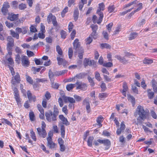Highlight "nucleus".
<instances>
[{
	"label": "nucleus",
	"mask_w": 157,
	"mask_h": 157,
	"mask_svg": "<svg viewBox=\"0 0 157 157\" xmlns=\"http://www.w3.org/2000/svg\"><path fill=\"white\" fill-rule=\"evenodd\" d=\"M87 74L85 73H81L77 74L75 77L78 79H82L84 78L86 75Z\"/></svg>",
	"instance_id": "5701e85b"
},
{
	"label": "nucleus",
	"mask_w": 157,
	"mask_h": 157,
	"mask_svg": "<svg viewBox=\"0 0 157 157\" xmlns=\"http://www.w3.org/2000/svg\"><path fill=\"white\" fill-rule=\"evenodd\" d=\"M52 82V88L57 89H58L59 85L57 83H54V81L51 82Z\"/></svg>",
	"instance_id": "49530a36"
},
{
	"label": "nucleus",
	"mask_w": 157,
	"mask_h": 157,
	"mask_svg": "<svg viewBox=\"0 0 157 157\" xmlns=\"http://www.w3.org/2000/svg\"><path fill=\"white\" fill-rule=\"evenodd\" d=\"M5 24L9 28L13 27V24L8 22L7 21H6L5 22Z\"/></svg>",
	"instance_id": "774afa93"
},
{
	"label": "nucleus",
	"mask_w": 157,
	"mask_h": 157,
	"mask_svg": "<svg viewBox=\"0 0 157 157\" xmlns=\"http://www.w3.org/2000/svg\"><path fill=\"white\" fill-rule=\"evenodd\" d=\"M113 24L112 22L110 23L108 25H106V27L107 29L108 30L109 32H110L111 30V28L113 26Z\"/></svg>",
	"instance_id": "6e6d98bb"
},
{
	"label": "nucleus",
	"mask_w": 157,
	"mask_h": 157,
	"mask_svg": "<svg viewBox=\"0 0 157 157\" xmlns=\"http://www.w3.org/2000/svg\"><path fill=\"white\" fill-rule=\"evenodd\" d=\"M138 36L137 33L136 32L131 33L129 35V39L130 40H132L136 38Z\"/></svg>",
	"instance_id": "bb28decb"
},
{
	"label": "nucleus",
	"mask_w": 157,
	"mask_h": 157,
	"mask_svg": "<svg viewBox=\"0 0 157 157\" xmlns=\"http://www.w3.org/2000/svg\"><path fill=\"white\" fill-rule=\"evenodd\" d=\"M21 61L22 65L24 67H28L29 65L30 62L26 56H23L22 57Z\"/></svg>",
	"instance_id": "f8f14e48"
},
{
	"label": "nucleus",
	"mask_w": 157,
	"mask_h": 157,
	"mask_svg": "<svg viewBox=\"0 0 157 157\" xmlns=\"http://www.w3.org/2000/svg\"><path fill=\"white\" fill-rule=\"evenodd\" d=\"M10 34L14 37H15L18 39L19 38V34L15 33L13 30H10Z\"/></svg>",
	"instance_id": "cd10ccee"
},
{
	"label": "nucleus",
	"mask_w": 157,
	"mask_h": 157,
	"mask_svg": "<svg viewBox=\"0 0 157 157\" xmlns=\"http://www.w3.org/2000/svg\"><path fill=\"white\" fill-rule=\"evenodd\" d=\"M55 115H56V116L58 115L59 113V111H58V109L56 105H54L53 107V112H52Z\"/></svg>",
	"instance_id": "79ce46f5"
},
{
	"label": "nucleus",
	"mask_w": 157,
	"mask_h": 157,
	"mask_svg": "<svg viewBox=\"0 0 157 157\" xmlns=\"http://www.w3.org/2000/svg\"><path fill=\"white\" fill-rule=\"evenodd\" d=\"M151 90L150 89H148L147 90V96L149 99H152L154 96V93L152 91H150Z\"/></svg>",
	"instance_id": "a878e982"
},
{
	"label": "nucleus",
	"mask_w": 157,
	"mask_h": 157,
	"mask_svg": "<svg viewBox=\"0 0 157 157\" xmlns=\"http://www.w3.org/2000/svg\"><path fill=\"white\" fill-rule=\"evenodd\" d=\"M47 21L48 24H50L52 21L53 25L55 27L57 26L58 23L56 20V18L52 13H50L48 16Z\"/></svg>",
	"instance_id": "39448f33"
},
{
	"label": "nucleus",
	"mask_w": 157,
	"mask_h": 157,
	"mask_svg": "<svg viewBox=\"0 0 157 157\" xmlns=\"http://www.w3.org/2000/svg\"><path fill=\"white\" fill-rule=\"evenodd\" d=\"M83 64L85 67L88 65L93 66L94 67H96L97 66L96 62L94 60H90L88 59H85L83 61Z\"/></svg>",
	"instance_id": "0eeeda50"
},
{
	"label": "nucleus",
	"mask_w": 157,
	"mask_h": 157,
	"mask_svg": "<svg viewBox=\"0 0 157 157\" xmlns=\"http://www.w3.org/2000/svg\"><path fill=\"white\" fill-rule=\"evenodd\" d=\"M103 117L101 116H100L97 117L96 121L98 123V125L100 127H101L102 126V124L101 123L103 121Z\"/></svg>",
	"instance_id": "b1692460"
},
{
	"label": "nucleus",
	"mask_w": 157,
	"mask_h": 157,
	"mask_svg": "<svg viewBox=\"0 0 157 157\" xmlns=\"http://www.w3.org/2000/svg\"><path fill=\"white\" fill-rule=\"evenodd\" d=\"M18 8L20 10H24L26 8V6L25 4L22 3L19 5Z\"/></svg>",
	"instance_id": "09e8293b"
},
{
	"label": "nucleus",
	"mask_w": 157,
	"mask_h": 157,
	"mask_svg": "<svg viewBox=\"0 0 157 157\" xmlns=\"http://www.w3.org/2000/svg\"><path fill=\"white\" fill-rule=\"evenodd\" d=\"M94 138L93 136H90L87 140V144L90 147H91L92 145V142Z\"/></svg>",
	"instance_id": "2f4dec72"
},
{
	"label": "nucleus",
	"mask_w": 157,
	"mask_h": 157,
	"mask_svg": "<svg viewBox=\"0 0 157 157\" xmlns=\"http://www.w3.org/2000/svg\"><path fill=\"white\" fill-rule=\"evenodd\" d=\"M146 118V117H138L137 118V122H135L136 124L138 125V124H142L143 121Z\"/></svg>",
	"instance_id": "412c9836"
},
{
	"label": "nucleus",
	"mask_w": 157,
	"mask_h": 157,
	"mask_svg": "<svg viewBox=\"0 0 157 157\" xmlns=\"http://www.w3.org/2000/svg\"><path fill=\"white\" fill-rule=\"evenodd\" d=\"M37 130L38 135L40 137L43 138L45 137L47 135V133L44 128H37Z\"/></svg>",
	"instance_id": "9d476101"
},
{
	"label": "nucleus",
	"mask_w": 157,
	"mask_h": 157,
	"mask_svg": "<svg viewBox=\"0 0 157 157\" xmlns=\"http://www.w3.org/2000/svg\"><path fill=\"white\" fill-rule=\"evenodd\" d=\"M47 140L48 146L51 149L54 148L55 147V144L53 142L52 139L50 137H48L47 138Z\"/></svg>",
	"instance_id": "6ab92c4d"
},
{
	"label": "nucleus",
	"mask_w": 157,
	"mask_h": 157,
	"mask_svg": "<svg viewBox=\"0 0 157 157\" xmlns=\"http://www.w3.org/2000/svg\"><path fill=\"white\" fill-rule=\"evenodd\" d=\"M92 32H96L98 29V26L96 25L92 24L90 25Z\"/></svg>",
	"instance_id": "a18cd8bd"
},
{
	"label": "nucleus",
	"mask_w": 157,
	"mask_h": 157,
	"mask_svg": "<svg viewBox=\"0 0 157 157\" xmlns=\"http://www.w3.org/2000/svg\"><path fill=\"white\" fill-rule=\"evenodd\" d=\"M14 80H15L16 81H14L13 79H12L11 81V83L12 84L14 85L15 84L16 82H17L19 83L20 82V76L18 73H16V75L14 76Z\"/></svg>",
	"instance_id": "dca6fc26"
},
{
	"label": "nucleus",
	"mask_w": 157,
	"mask_h": 157,
	"mask_svg": "<svg viewBox=\"0 0 157 157\" xmlns=\"http://www.w3.org/2000/svg\"><path fill=\"white\" fill-rule=\"evenodd\" d=\"M58 61V63L59 65H63L65 66L67 63V62L64 59L59 57H57L56 58Z\"/></svg>",
	"instance_id": "4468645a"
},
{
	"label": "nucleus",
	"mask_w": 157,
	"mask_h": 157,
	"mask_svg": "<svg viewBox=\"0 0 157 157\" xmlns=\"http://www.w3.org/2000/svg\"><path fill=\"white\" fill-rule=\"evenodd\" d=\"M95 77L96 79L98 81H100L101 80V78L99 73L98 71H96L95 72Z\"/></svg>",
	"instance_id": "4c0bfd02"
},
{
	"label": "nucleus",
	"mask_w": 157,
	"mask_h": 157,
	"mask_svg": "<svg viewBox=\"0 0 157 157\" xmlns=\"http://www.w3.org/2000/svg\"><path fill=\"white\" fill-rule=\"evenodd\" d=\"M56 51L58 54L60 55H62L63 54L62 51L59 45L56 46Z\"/></svg>",
	"instance_id": "37998d69"
},
{
	"label": "nucleus",
	"mask_w": 157,
	"mask_h": 157,
	"mask_svg": "<svg viewBox=\"0 0 157 157\" xmlns=\"http://www.w3.org/2000/svg\"><path fill=\"white\" fill-rule=\"evenodd\" d=\"M153 62L152 59L145 58L143 61V63L145 64H150Z\"/></svg>",
	"instance_id": "f704fd0d"
},
{
	"label": "nucleus",
	"mask_w": 157,
	"mask_h": 157,
	"mask_svg": "<svg viewBox=\"0 0 157 157\" xmlns=\"http://www.w3.org/2000/svg\"><path fill=\"white\" fill-rule=\"evenodd\" d=\"M26 79L27 81L28 82H29V83H30V84H33V79H32V78L30 76H29L26 75Z\"/></svg>",
	"instance_id": "de8ad7c7"
},
{
	"label": "nucleus",
	"mask_w": 157,
	"mask_h": 157,
	"mask_svg": "<svg viewBox=\"0 0 157 157\" xmlns=\"http://www.w3.org/2000/svg\"><path fill=\"white\" fill-rule=\"evenodd\" d=\"M105 6L103 3L102 2L99 4V7L97 11V13L100 16L99 23H101L102 21L103 17V14L101 10H104Z\"/></svg>",
	"instance_id": "7ed1b4c3"
},
{
	"label": "nucleus",
	"mask_w": 157,
	"mask_h": 157,
	"mask_svg": "<svg viewBox=\"0 0 157 157\" xmlns=\"http://www.w3.org/2000/svg\"><path fill=\"white\" fill-rule=\"evenodd\" d=\"M147 115V112L144 110V108L141 106H138L134 114V116L136 117L139 115L140 117L146 118Z\"/></svg>",
	"instance_id": "f03ea898"
},
{
	"label": "nucleus",
	"mask_w": 157,
	"mask_h": 157,
	"mask_svg": "<svg viewBox=\"0 0 157 157\" xmlns=\"http://www.w3.org/2000/svg\"><path fill=\"white\" fill-rule=\"evenodd\" d=\"M90 36L94 39H96L98 38V33L96 32H92Z\"/></svg>",
	"instance_id": "c03bdc74"
},
{
	"label": "nucleus",
	"mask_w": 157,
	"mask_h": 157,
	"mask_svg": "<svg viewBox=\"0 0 157 157\" xmlns=\"http://www.w3.org/2000/svg\"><path fill=\"white\" fill-rule=\"evenodd\" d=\"M29 117L31 121H34L35 120V116L33 112L31 111L29 112Z\"/></svg>",
	"instance_id": "58836bf2"
},
{
	"label": "nucleus",
	"mask_w": 157,
	"mask_h": 157,
	"mask_svg": "<svg viewBox=\"0 0 157 157\" xmlns=\"http://www.w3.org/2000/svg\"><path fill=\"white\" fill-rule=\"evenodd\" d=\"M94 79V78H92L89 76H88L87 77V79L88 80V81L90 83V84L91 86H93L95 85V83L93 80Z\"/></svg>",
	"instance_id": "473e14b6"
},
{
	"label": "nucleus",
	"mask_w": 157,
	"mask_h": 157,
	"mask_svg": "<svg viewBox=\"0 0 157 157\" xmlns=\"http://www.w3.org/2000/svg\"><path fill=\"white\" fill-rule=\"evenodd\" d=\"M59 119L62 121L63 124H65L66 126L70 124V123L67 120L66 118L63 115H59Z\"/></svg>",
	"instance_id": "2eb2a0df"
},
{
	"label": "nucleus",
	"mask_w": 157,
	"mask_h": 157,
	"mask_svg": "<svg viewBox=\"0 0 157 157\" xmlns=\"http://www.w3.org/2000/svg\"><path fill=\"white\" fill-rule=\"evenodd\" d=\"M99 96L100 98H102L106 97L107 96V94L106 93H100L99 94Z\"/></svg>",
	"instance_id": "0e129e2a"
},
{
	"label": "nucleus",
	"mask_w": 157,
	"mask_h": 157,
	"mask_svg": "<svg viewBox=\"0 0 157 157\" xmlns=\"http://www.w3.org/2000/svg\"><path fill=\"white\" fill-rule=\"evenodd\" d=\"M74 97L76 100V101L77 102L80 101L82 100V97L77 95H74Z\"/></svg>",
	"instance_id": "864d4df0"
},
{
	"label": "nucleus",
	"mask_w": 157,
	"mask_h": 157,
	"mask_svg": "<svg viewBox=\"0 0 157 157\" xmlns=\"http://www.w3.org/2000/svg\"><path fill=\"white\" fill-rule=\"evenodd\" d=\"M19 17V14H15L13 13L8 14V16L7 19L10 20L11 21H15V20H17Z\"/></svg>",
	"instance_id": "ddd939ff"
},
{
	"label": "nucleus",
	"mask_w": 157,
	"mask_h": 157,
	"mask_svg": "<svg viewBox=\"0 0 157 157\" xmlns=\"http://www.w3.org/2000/svg\"><path fill=\"white\" fill-rule=\"evenodd\" d=\"M79 11L77 9L74 10V19L76 21L78 17Z\"/></svg>",
	"instance_id": "393cba45"
},
{
	"label": "nucleus",
	"mask_w": 157,
	"mask_h": 157,
	"mask_svg": "<svg viewBox=\"0 0 157 157\" xmlns=\"http://www.w3.org/2000/svg\"><path fill=\"white\" fill-rule=\"evenodd\" d=\"M42 67H43L41 66L39 68H37L33 67H32V70L33 71V73L36 74V72H39Z\"/></svg>",
	"instance_id": "e433bc0d"
},
{
	"label": "nucleus",
	"mask_w": 157,
	"mask_h": 157,
	"mask_svg": "<svg viewBox=\"0 0 157 157\" xmlns=\"http://www.w3.org/2000/svg\"><path fill=\"white\" fill-rule=\"evenodd\" d=\"M125 128V125L122 122L121 124L120 128L117 129V130L116 133L117 135L118 136L120 135L121 132L124 131Z\"/></svg>",
	"instance_id": "f3484780"
},
{
	"label": "nucleus",
	"mask_w": 157,
	"mask_h": 157,
	"mask_svg": "<svg viewBox=\"0 0 157 157\" xmlns=\"http://www.w3.org/2000/svg\"><path fill=\"white\" fill-rule=\"evenodd\" d=\"M74 27V25L71 22H70L69 23V24L68 26V29L69 30V32H70L72 30L73 28Z\"/></svg>",
	"instance_id": "e2e57ef3"
},
{
	"label": "nucleus",
	"mask_w": 157,
	"mask_h": 157,
	"mask_svg": "<svg viewBox=\"0 0 157 157\" xmlns=\"http://www.w3.org/2000/svg\"><path fill=\"white\" fill-rule=\"evenodd\" d=\"M136 6H138V8L136 9V11H139L141 10L143 8V4L141 3H138Z\"/></svg>",
	"instance_id": "680f3d73"
},
{
	"label": "nucleus",
	"mask_w": 157,
	"mask_h": 157,
	"mask_svg": "<svg viewBox=\"0 0 157 157\" xmlns=\"http://www.w3.org/2000/svg\"><path fill=\"white\" fill-rule=\"evenodd\" d=\"M101 47L102 49L106 48L110 49L111 47L110 45L107 43H103L101 44Z\"/></svg>",
	"instance_id": "72a5a7b5"
},
{
	"label": "nucleus",
	"mask_w": 157,
	"mask_h": 157,
	"mask_svg": "<svg viewBox=\"0 0 157 157\" xmlns=\"http://www.w3.org/2000/svg\"><path fill=\"white\" fill-rule=\"evenodd\" d=\"M98 141L100 144H103L104 145L106 146L105 148V150H108L110 147L111 143L108 139L101 140L99 139Z\"/></svg>",
	"instance_id": "1a4fd4ad"
},
{
	"label": "nucleus",
	"mask_w": 157,
	"mask_h": 157,
	"mask_svg": "<svg viewBox=\"0 0 157 157\" xmlns=\"http://www.w3.org/2000/svg\"><path fill=\"white\" fill-rule=\"evenodd\" d=\"M68 7L66 6L63 9L61 13V16L62 17H63L65 15V14L68 12Z\"/></svg>",
	"instance_id": "c9c22d12"
},
{
	"label": "nucleus",
	"mask_w": 157,
	"mask_h": 157,
	"mask_svg": "<svg viewBox=\"0 0 157 157\" xmlns=\"http://www.w3.org/2000/svg\"><path fill=\"white\" fill-rule=\"evenodd\" d=\"M48 76L49 77V78H50V80L51 82H53L54 81V79L53 78V77L55 76L54 73H53L52 72L51 69H50L48 71Z\"/></svg>",
	"instance_id": "4be33fe9"
},
{
	"label": "nucleus",
	"mask_w": 157,
	"mask_h": 157,
	"mask_svg": "<svg viewBox=\"0 0 157 157\" xmlns=\"http://www.w3.org/2000/svg\"><path fill=\"white\" fill-rule=\"evenodd\" d=\"M128 100L132 103L133 105H134L135 102V99L134 97L131 95H128Z\"/></svg>",
	"instance_id": "a19ab883"
},
{
	"label": "nucleus",
	"mask_w": 157,
	"mask_h": 157,
	"mask_svg": "<svg viewBox=\"0 0 157 157\" xmlns=\"http://www.w3.org/2000/svg\"><path fill=\"white\" fill-rule=\"evenodd\" d=\"M90 104L89 99L88 98H86L83 101V104L84 105H86Z\"/></svg>",
	"instance_id": "69168bd1"
},
{
	"label": "nucleus",
	"mask_w": 157,
	"mask_h": 157,
	"mask_svg": "<svg viewBox=\"0 0 157 157\" xmlns=\"http://www.w3.org/2000/svg\"><path fill=\"white\" fill-rule=\"evenodd\" d=\"M123 90L122 93L125 96H126V92L128 90V88L127 83L125 82H123L122 86Z\"/></svg>",
	"instance_id": "aec40b11"
},
{
	"label": "nucleus",
	"mask_w": 157,
	"mask_h": 157,
	"mask_svg": "<svg viewBox=\"0 0 157 157\" xmlns=\"http://www.w3.org/2000/svg\"><path fill=\"white\" fill-rule=\"evenodd\" d=\"M44 96L46 98L47 100H49L51 98V94L48 91H47L46 92Z\"/></svg>",
	"instance_id": "bf43d9fd"
},
{
	"label": "nucleus",
	"mask_w": 157,
	"mask_h": 157,
	"mask_svg": "<svg viewBox=\"0 0 157 157\" xmlns=\"http://www.w3.org/2000/svg\"><path fill=\"white\" fill-rule=\"evenodd\" d=\"M60 35L61 38L65 39L67 36V33L63 30H61L60 32Z\"/></svg>",
	"instance_id": "603ef678"
},
{
	"label": "nucleus",
	"mask_w": 157,
	"mask_h": 157,
	"mask_svg": "<svg viewBox=\"0 0 157 157\" xmlns=\"http://www.w3.org/2000/svg\"><path fill=\"white\" fill-rule=\"evenodd\" d=\"M73 48L75 50V55H78L79 59H82L83 58V49L80 47V43L79 42L78 39H76L73 43Z\"/></svg>",
	"instance_id": "f257e3e1"
},
{
	"label": "nucleus",
	"mask_w": 157,
	"mask_h": 157,
	"mask_svg": "<svg viewBox=\"0 0 157 157\" xmlns=\"http://www.w3.org/2000/svg\"><path fill=\"white\" fill-rule=\"evenodd\" d=\"M7 40L8 43L6 44V47L8 50H10L11 48H13L14 45V40L10 36H8Z\"/></svg>",
	"instance_id": "6e6552de"
},
{
	"label": "nucleus",
	"mask_w": 157,
	"mask_h": 157,
	"mask_svg": "<svg viewBox=\"0 0 157 157\" xmlns=\"http://www.w3.org/2000/svg\"><path fill=\"white\" fill-rule=\"evenodd\" d=\"M13 91L14 98L17 103L18 106H21V99L20 98V96L17 88L16 87L14 88Z\"/></svg>",
	"instance_id": "423d86ee"
},
{
	"label": "nucleus",
	"mask_w": 157,
	"mask_h": 157,
	"mask_svg": "<svg viewBox=\"0 0 157 157\" xmlns=\"http://www.w3.org/2000/svg\"><path fill=\"white\" fill-rule=\"evenodd\" d=\"M1 10L2 13L4 15H6L8 12V9L4 8V7H2Z\"/></svg>",
	"instance_id": "052dcab7"
},
{
	"label": "nucleus",
	"mask_w": 157,
	"mask_h": 157,
	"mask_svg": "<svg viewBox=\"0 0 157 157\" xmlns=\"http://www.w3.org/2000/svg\"><path fill=\"white\" fill-rule=\"evenodd\" d=\"M75 84L77 85V90L80 89L81 90H83L87 86L86 84L82 83L81 82H80L78 81H77Z\"/></svg>",
	"instance_id": "9b49d317"
},
{
	"label": "nucleus",
	"mask_w": 157,
	"mask_h": 157,
	"mask_svg": "<svg viewBox=\"0 0 157 157\" xmlns=\"http://www.w3.org/2000/svg\"><path fill=\"white\" fill-rule=\"evenodd\" d=\"M34 61L35 63L37 65H42L43 63L42 60H41L40 61L39 59H35Z\"/></svg>",
	"instance_id": "5fc2aeb1"
},
{
	"label": "nucleus",
	"mask_w": 157,
	"mask_h": 157,
	"mask_svg": "<svg viewBox=\"0 0 157 157\" xmlns=\"http://www.w3.org/2000/svg\"><path fill=\"white\" fill-rule=\"evenodd\" d=\"M86 44H90L92 41L93 40L90 36L87 37L86 39Z\"/></svg>",
	"instance_id": "3c124183"
},
{
	"label": "nucleus",
	"mask_w": 157,
	"mask_h": 157,
	"mask_svg": "<svg viewBox=\"0 0 157 157\" xmlns=\"http://www.w3.org/2000/svg\"><path fill=\"white\" fill-rule=\"evenodd\" d=\"M103 66L106 67H111L113 66V64L112 63L109 62L104 63Z\"/></svg>",
	"instance_id": "4d7b16f0"
},
{
	"label": "nucleus",
	"mask_w": 157,
	"mask_h": 157,
	"mask_svg": "<svg viewBox=\"0 0 157 157\" xmlns=\"http://www.w3.org/2000/svg\"><path fill=\"white\" fill-rule=\"evenodd\" d=\"M46 120L49 122H52L56 120L57 117L53 113L51 110H49L48 112H46L45 113Z\"/></svg>",
	"instance_id": "20e7f679"
},
{
	"label": "nucleus",
	"mask_w": 157,
	"mask_h": 157,
	"mask_svg": "<svg viewBox=\"0 0 157 157\" xmlns=\"http://www.w3.org/2000/svg\"><path fill=\"white\" fill-rule=\"evenodd\" d=\"M27 95L29 101H33V102H35L36 101V98L35 96H33L32 94L29 90L27 91Z\"/></svg>",
	"instance_id": "a211bd4d"
},
{
	"label": "nucleus",
	"mask_w": 157,
	"mask_h": 157,
	"mask_svg": "<svg viewBox=\"0 0 157 157\" xmlns=\"http://www.w3.org/2000/svg\"><path fill=\"white\" fill-rule=\"evenodd\" d=\"M75 84H70L67 85L66 88L67 90L69 91L72 90L75 86Z\"/></svg>",
	"instance_id": "7c9ffc66"
},
{
	"label": "nucleus",
	"mask_w": 157,
	"mask_h": 157,
	"mask_svg": "<svg viewBox=\"0 0 157 157\" xmlns=\"http://www.w3.org/2000/svg\"><path fill=\"white\" fill-rule=\"evenodd\" d=\"M30 136L32 139L35 141H36V138L35 132H33L32 129L30 130Z\"/></svg>",
	"instance_id": "c756f323"
},
{
	"label": "nucleus",
	"mask_w": 157,
	"mask_h": 157,
	"mask_svg": "<svg viewBox=\"0 0 157 157\" xmlns=\"http://www.w3.org/2000/svg\"><path fill=\"white\" fill-rule=\"evenodd\" d=\"M69 57L70 59H71L73 53V51L71 48H69L68 51Z\"/></svg>",
	"instance_id": "8fccbe9b"
},
{
	"label": "nucleus",
	"mask_w": 157,
	"mask_h": 157,
	"mask_svg": "<svg viewBox=\"0 0 157 157\" xmlns=\"http://www.w3.org/2000/svg\"><path fill=\"white\" fill-rule=\"evenodd\" d=\"M65 127L62 124L60 125V131H61V136L63 138H64V135H65Z\"/></svg>",
	"instance_id": "c85d7f7f"
},
{
	"label": "nucleus",
	"mask_w": 157,
	"mask_h": 157,
	"mask_svg": "<svg viewBox=\"0 0 157 157\" xmlns=\"http://www.w3.org/2000/svg\"><path fill=\"white\" fill-rule=\"evenodd\" d=\"M102 35L104 37V38L108 40L109 39L108 35L107 33L105 31H103L102 32Z\"/></svg>",
	"instance_id": "338daca9"
},
{
	"label": "nucleus",
	"mask_w": 157,
	"mask_h": 157,
	"mask_svg": "<svg viewBox=\"0 0 157 157\" xmlns=\"http://www.w3.org/2000/svg\"><path fill=\"white\" fill-rule=\"evenodd\" d=\"M114 8L115 7L114 6H109L108 8V11L109 13H111L114 11Z\"/></svg>",
	"instance_id": "13d9d810"
},
{
	"label": "nucleus",
	"mask_w": 157,
	"mask_h": 157,
	"mask_svg": "<svg viewBox=\"0 0 157 157\" xmlns=\"http://www.w3.org/2000/svg\"><path fill=\"white\" fill-rule=\"evenodd\" d=\"M98 17L95 15H94L92 17V21L94 23H97L98 24H100L101 23H99V17L98 19L97 20Z\"/></svg>",
	"instance_id": "ea45409f"
}]
</instances>
